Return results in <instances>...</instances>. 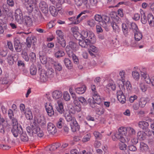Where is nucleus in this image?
<instances>
[{
  "label": "nucleus",
  "instance_id": "864d4df0",
  "mask_svg": "<svg viewBox=\"0 0 154 154\" xmlns=\"http://www.w3.org/2000/svg\"><path fill=\"white\" fill-rule=\"evenodd\" d=\"M139 85L140 88L143 92H145L146 91L147 87L143 83L140 82Z\"/></svg>",
  "mask_w": 154,
  "mask_h": 154
},
{
  "label": "nucleus",
  "instance_id": "cd10ccee",
  "mask_svg": "<svg viewBox=\"0 0 154 154\" xmlns=\"http://www.w3.org/2000/svg\"><path fill=\"white\" fill-rule=\"evenodd\" d=\"M140 14L141 15V22L143 24H145L147 22V19H146L145 13L143 10H141L140 11Z\"/></svg>",
  "mask_w": 154,
  "mask_h": 154
},
{
  "label": "nucleus",
  "instance_id": "2f4dec72",
  "mask_svg": "<svg viewBox=\"0 0 154 154\" xmlns=\"http://www.w3.org/2000/svg\"><path fill=\"white\" fill-rule=\"evenodd\" d=\"M69 47L73 50H76L78 49V45L77 44L73 42H70L69 43Z\"/></svg>",
  "mask_w": 154,
  "mask_h": 154
},
{
  "label": "nucleus",
  "instance_id": "bb28decb",
  "mask_svg": "<svg viewBox=\"0 0 154 154\" xmlns=\"http://www.w3.org/2000/svg\"><path fill=\"white\" fill-rule=\"evenodd\" d=\"M135 39L137 41H139L142 38V35L140 31L134 33Z\"/></svg>",
  "mask_w": 154,
  "mask_h": 154
},
{
  "label": "nucleus",
  "instance_id": "ddd939ff",
  "mask_svg": "<svg viewBox=\"0 0 154 154\" xmlns=\"http://www.w3.org/2000/svg\"><path fill=\"white\" fill-rule=\"evenodd\" d=\"M67 54L69 57L72 58L75 64L79 65V64H81L82 61L79 60L78 57L72 52L71 51L70 53V51H69L67 52Z\"/></svg>",
  "mask_w": 154,
  "mask_h": 154
},
{
  "label": "nucleus",
  "instance_id": "9b49d317",
  "mask_svg": "<svg viewBox=\"0 0 154 154\" xmlns=\"http://www.w3.org/2000/svg\"><path fill=\"white\" fill-rule=\"evenodd\" d=\"M47 130L49 133L53 134L57 132L56 127L53 123L51 122H49L48 124Z\"/></svg>",
  "mask_w": 154,
  "mask_h": 154
},
{
  "label": "nucleus",
  "instance_id": "a19ab883",
  "mask_svg": "<svg viewBox=\"0 0 154 154\" xmlns=\"http://www.w3.org/2000/svg\"><path fill=\"white\" fill-rule=\"evenodd\" d=\"M56 33L58 37H57V39L60 40L61 38H63L64 35L61 30H57L56 31Z\"/></svg>",
  "mask_w": 154,
  "mask_h": 154
},
{
  "label": "nucleus",
  "instance_id": "603ef678",
  "mask_svg": "<svg viewBox=\"0 0 154 154\" xmlns=\"http://www.w3.org/2000/svg\"><path fill=\"white\" fill-rule=\"evenodd\" d=\"M94 135L95 138L98 140H100L102 138V134L97 131H95L94 132Z\"/></svg>",
  "mask_w": 154,
  "mask_h": 154
},
{
  "label": "nucleus",
  "instance_id": "412c9836",
  "mask_svg": "<svg viewBox=\"0 0 154 154\" xmlns=\"http://www.w3.org/2000/svg\"><path fill=\"white\" fill-rule=\"evenodd\" d=\"M86 90V86L83 85L82 87L75 88L76 92L79 94H82L84 93Z\"/></svg>",
  "mask_w": 154,
  "mask_h": 154
},
{
  "label": "nucleus",
  "instance_id": "473e14b6",
  "mask_svg": "<svg viewBox=\"0 0 154 154\" xmlns=\"http://www.w3.org/2000/svg\"><path fill=\"white\" fill-rule=\"evenodd\" d=\"M88 103L90 104L91 107L92 108H95L96 107L97 105L95 102V101L94 100V99L89 98L88 100Z\"/></svg>",
  "mask_w": 154,
  "mask_h": 154
},
{
  "label": "nucleus",
  "instance_id": "e433bc0d",
  "mask_svg": "<svg viewBox=\"0 0 154 154\" xmlns=\"http://www.w3.org/2000/svg\"><path fill=\"white\" fill-rule=\"evenodd\" d=\"M26 119L28 120H30L32 119L33 116L32 112L30 110L24 112Z\"/></svg>",
  "mask_w": 154,
  "mask_h": 154
},
{
  "label": "nucleus",
  "instance_id": "72a5a7b5",
  "mask_svg": "<svg viewBox=\"0 0 154 154\" xmlns=\"http://www.w3.org/2000/svg\"><path fill=\"white\" fill-rule=\"evenodd\" d=\"M20 134V139L22 141L26 142L28 140V137L25 132L23 131V133Z\"/></svg>",
  "mask_w": 154,
  "mask_h": 154
},
{
  "label": "nucleus",
  "instance_id": "f257e3e1",
  "mask_svg": "<svg viewBox=\"0 0 154 154\" xmlns=\"http://www.w3.org/2000/svg\"><path fill=\"white\" fill-rule=\"evenodd\" d=\"M127 128L126 127H122L120 128L118 131L115 134V137L119 140L121 142L123 143L126 141L124 136H125L127 134Z\"/></svg>",
  "mask_w": 154,
  "mask_h": 154
},
{
  "label": "nucleus",
  "instance_id": "7c9ffc66",
  "mask_svg": "<svg viewBox=\"0 0 154 154\" xmlns=\"http://www.w3.org/2000/svg\"><path fill=\"white\" fill-rule=\"evenodd\" d=\"M30 72L32 75H35L37 72V69L35 66L33 64L30 67Z\"/></svg>",
  "mask_w": 154,
  "mask_h": 154
},
{
  "label": "nucleus",
  "instance_id": "4c0bfd02",
  "mask_svg": "<svg viewBox=\"0 0 154 154\" xmlns=\"http://www.w3.org/2000/svg\"><path fill=\"white\" fill-rule=\"evenodd\" d=\"M36 129H33L32 128V127H30L29 126H28L26 128V130L27 132L29 133L30 135L33 136V133H36Z\"/></svg>",
  "mask_w": 154,
  "mask_h": 154
},
{
  "label": "nucleus",
  "instance_id": "7ed1b4c3",
  "mask_svg": "<svg viewBox=\"0 0 154 154\" xmlns=\"http://www.w3.org/2000/svg\"><path fill=\"white\" fill-rule=\"evenodd\" d=\"M35 117V121L36 120L38 124H39L41 127L44 128L46 127L47 123L46 119L43 115L38 114Z\"/></svg>",
  "mask_w": 154,
  "mask_h": 154
},
{
  "label": "nucleus",
  "instance_id": "5701e85b",
  "mask_svg": "<svg viewBox=\"0 0 154 154\" xmlns=\"http://www.w3.org/2000/svg\"><path fill=\"white\" fill-rule=\"evenodd\" d=\"M147 20L150 26H154V17L151 14L148 15Z\"/></svg>",
  "mask_w": 154,
  "mask_h": 154
},
{
  "label": "nucleus",
  "instance_id": "f704fd0d",
  "mask_svg": "<svg viewBox=\"0 0 154 154\" xmlns=\"http://www.w3.org/2000/svg\"><path fill=\"white\" fill-rule=\"evenodd\" d=\"M58 42L56 43H58L59 44V46L61 47L64 48L66 46V41H65L64 38H62L60 40H58Z\"/></svg>",
  "mask_w": 154,
  "mask_h": 154
},
{
  "label": "nucleus",
  "instance_id": "b1692460",
  "mask_svg": "<svg viewBox=\"0 0 154 154\" xmlns=\"http://www.w3.org/2000/svg\"><path fill=\"white\" fill-rule=\"evenodd\" d=\"M58 106L56 107L57 110L60 114H62L64 111L63 103L61 102H58Z\"/></svg>",
  "mask_w": 154,
  "mask_h": 154
},
{
  "label": "nucleus",
  "instance_id": "f03ea898",
  "mask_svg": "<svg viewBox=\"0 0 154 154\" xmlns=\"http://www.w3.org/2000/svg\"><path fill=\"white\" fill-rule=\"evenodd\" d=\"M64 116L67 121L73 122V125L71 126V129L73 131L79 130V127L76 121H74L72 115L69 111H68L64 114Z\"/></svg>",
  "mask_w": 154,
  "mask_h": 154
},
{
  "label": "nucleus",
  "instance_id": "69168bd1",
  "mask_svg": "<svg viewBox=\"0 0 154 154\" xmlns=\"http://www.w3.org/2000/svg\"><path fill=\"white\" fill-rule=\"evenodd\" d=\"M91 135L90 134H87L85 135L83 138L82 141L83 142H86L89 140Z\"/></svg>",
  "mask_w": 154,
  "mask_h": 154
},
{
  "label": "nucleus",
  "instance_id": "e2e57ef3",
  "mask_svg": "<svg viewBox=\"0 0 154 154\" xmlns=\"http://www.w3.org/2000/svg\"><path fill=\"white\" fill-rule=\"evenodd\" d=\"M124 143V142H122V143H120L119 145V148L121 150H125L126 149L127 145Z\"/></svg>",
  "mask_w": 154,
  "mask_h": 154
},
{
  "label": "nucleus",
  "instance_id": "3c124183",
  "mask_svg": "<svg viewBox=\"0 0 154 154\" xmlns=\"http://www.w3.org/2000/svg\"><path fill=\"white\" fill-rule=\"evenodd\" d=\"M22 56L26 61H28L29 60V58L28 55L27 53L25 51H23L22 52Z\"/></svg>",
  "mask_w": 154,
  "mask_h": 154
},
{
  "label": "nucleus",
  "instance_id": "423d86ee",
  "mask_svg": "<svg viewBox=\"0 0 154 154\" xmlns=\"http://www.w3.org/2000/svg\"><path fill=\"white\" fill-rule=\"evenodd\" d=\"M11 131L14 136L17 137L19 134H21L22 133H23V129L21 125H15L12 127Z\"/></svg>",
  "mask_w": 154,
  "mask_h": 154
},
{
  "label": "nucleus",
  "instance_id": "338daca9",
  "mask_svg": "<svg viewBox=\"0 0 154 154\" xmlns=\"http://www.w3.org/2000/svg\"><path fill=\"white\" fill-rule=\"evenodd\" d=\"M69 19L70 21H72V24H77L79 23V20L74 21L75 20V17L69 18Z\"/></svg>",
  "mask_w": 154,
  "mask_h": 154
},
{
  "label": "nucleus",
  "instance_id": "6e6d98bb",
  "mask_svg": "<svg viewBox=\"0 0 154 154\" xmlns=\"http://www.w3.org/2000/svg\"><path fill=\"white\" fill-rule=\"evenodd\" d=\"M131 28L134 33L139 31L137 26L135 23H132L131 25Z\"/></svg>",
  "mask_w": 154,
  "mask_h": 154
},
{
  "label": "nucleus",
  "instance_id": "a878e982",
  "mask_svg": "<svg viewBox=\"0 0 154 154\" xmlns=\"http://www.w3.org/2000/svg\"><path fill=\"white\" fill-rule=\"evenodd\" d=\"M49 10L53 16H56L58 14V11L54 6H50L49 8Z\"/></svg>",
  "mask_w": 154,
  "mask_h": 154
},
{
  "label": "nucleus",
  "instance_id": "f3484780",
  "mask_svg": "<svg viewBox=\"0 0 154 154\" xmlns=\"http://www.w3.org/2000/svg\"><path fill=\"white\" fill-rule=\"evenodd\" d=\"M92 98L95 101V102L97 105L100 104L101 102L100 96L98 95L97 91H94Z\"/></svg>",
  "mask_w": 154,
  "mask_h": 154
},
{
  "label": "nucleus",
  "instance_id": "49530a36",
  "mask_svg": "<svg viewBox=\"0 0 154 154\" xmlns=\"http://www.w3.org/2000/svg\"><path fill=\"white\" fill-rule=\"evenodd\" d=\"M35 130L36 131V132L35 133V134H37L39 137H42L43 136V132L41 130L39 127H37L36 129Z\"/></svg>",
  "mask_w": 154,
  "mask_h": 154
},
{
  "label": "nucleus",
  "instance_id": "f8f14e48",
  "mask_svg": "<svg viewBox=\"0 0 154 154\" xmlns=\"http://www.w3.org/2000/svg\"><path fill=\"white\" fill-rule=\"evenodd\" d=\"M14 46L16 51L17 52H20L22 49V45L20 40L15 38L14 41Z\"/></svg>",
  "mask_w": 154,
  "mask_h": 154
},
{
  "label": "nucleus",
  "instance_id": "39448f33",
  "mask_svg": "<svg viewBox=\"0 0 154 154\" xmlns=\"http://www.w3.org/2000/svg\"><path fill=\"white\" fill-rule=\"evenodd\" d=\"M15 20L19 24L23 23V18L22 12L19 8L17 9L15 12Z\"/></svg>",
  "mask_w": 154,
  "mask_h": 154
},
{
  "label": "nucleus",
  "instance_id": "bf43d9fd",
  "mask_svg": "<svg viewBox=\"0 0 154 154\" xmlns=\"http://www.w3.org/2000/svg\"><path fill=\"white\" fill-rule=\"evenodd\" d=\"M11 120L12 124V127L14 126L15 125H18L19 124H18V122L17 119L14 117H12L11 119H10Z\"/></svg>",
  "mask_w": 154,
  "mask_h": 154
},
{
  "label": "nucleus",
  "instance_id": "dca6fc26",
  "mask_svg": "<svg viewBox=\"0 0 154 154\" xmlns=\"http://www.w3.org/2000/svg\"><path fill=\"white\" fill-rule=\"evenodd\" d=\"M40 73V79L42 82H45L48 80V76L45 73V71L43 70H41Z\"/></svg>",
  "mask_w": 154,
  "mask_h": 154
},
{
  "label": "nucleus",
  "instance_id": "37998d69",
  "mask_svg": "<svg viewBox=\"0 0 154 154\" xmlns=\"http://www.w3.org/2000/svg\"><path fill=\"white\" fill-rule=\"evenodd\" d=\"M78 99L83 105L86 106L88 104V102L83 97H79Z\"/></svg>",
  "mask_w": 154,
  "mask_h": 154
},
{
  "label": "nucleus",
  "instance_id": "ea45409f",
  "mask_svg": "<svg viewBox=\"0 0 154 154\" xmlns=\"http://www.w3.org/2000/svg\"><path fill=\"white\" fill-rule=\"evenodd\" d=\"M111 25L115 32H116V31L118 32V30L119 29V27L116 23L114 22H112L111 23Z\"/></svg>",
  "mask_w": 154,
  "mask_h": 154
},
{
  "label": "nucleus",
  "instance_id": "c9c22d12",
  "mask_svg": "<svg viewBox=\"0 0 154 154\" xmlns=\"http://www.w3.org/2000/svg\"><path fill=\"white\" fill-rule=\"evenodd\" d=\"M147 103V100L143 98H141L139 101V106L143 108L145 106Z\"/></svg>",
  "mask_w": 154,
  "mask_h": 154
},
{
  "label": "nucleus",
  "instance_id": "393cba45",
  "mask_svg": "<svg viewBox=\"0 0 154 154\" xmlns=\"http://www.w3.org/2000/svg\"><path fill=\"white\" fill-rule=\"evenodd\" d=\"M34 42L36 40V38L35 37H28L26 39V44L27 47L29 48L31 47V43L32 41Z\"/></svg>",
  "mask_w": 154,
  "mask_h": 154
},
{
  "label": "nucleus",
  "instance_id": "a211bd4d",
  "mask_svg": "<svg viewBox=\"0 0 154 154\" xmlns=\"http://www.w3.org/2000/svg\"><path fill=\"white\" fill-rule=\"evenodd\" d=\"M32 21L31 18L28 16H26L24 17V26L26 27H29L32 25Z\"/></svg>",
  "mask_w": 154,
  "mask_h": 154
},
{
  "label": "nucleus",
  "instance_id": "13d9d810",
  "mask_svg": "<svg viewBox=\"0 0 154 154\" xmlns=\"http://www.w3.org/2000/svg\"><path fill=\"white\" fill-rule=\"evenodd\" d=\"M88 25L91 27L94 26L96 24L95 22L93 19H91L87 21Z\"/></svg>",
  "mask_w": 154,
  "mask_h": 154
},
{
  "label": "nucleus",
  "instance_id": "a18cd8bd",
  "mask_svg": "<svg viewBox=\"0 0 154 154\" xmlns=\"http://www.w3.org/2000/svg\"><path fill=\"white\" fill-rule=\"evenodd\" d=\"M119 101L121 103L123 104L125 103L126 101V97L123 94L121 96H119L117 98Z\"/></svg>",
  "mask_w": 154,
  "mask_h": 154
},
{
  "label": "nucleus",
  "instance_id": "5fc2aeb1",
  "mask_svg": "<svg viewBox=\"0 0 154 154\" xmlns=\"http://www.w3.org/2000/svg\"><path fill=\"white\" fill-rule=\"evenodd\" d=\"M63 98L66 101H69L70 98V95L67 92H65L63 93Z\"/></svg>",
  "mask_w": 154,
  "mask_h": 154
},
{
  "label": "nucleus",
  "instance_id": "0eeeda50",
  "mask_svg": "<svg viewBox=\"0 0 154 154\" xmlns=\"http://www.w3.org/2000/svg\"><path fill=\"white\" fill-rule=\"evenodd\" d=\"M49 59L50 62L53 65L56 71H60L62 70V67L60 63L52 58H49Z\"/></svg>",
  "mask_w": 154,
  "mask_h": 154
},
{
  "label": "nucleus",
  "instance_id": "4d7b16f0",
  "mask_svg": "<svg viewBox=\"0 0 154 154\" xmlns=\"http://www.w3.org/2000/svg\"><path fill=\"white\" fill-rule=\"evenodd\" d=\"M73 36L78 40H79L81 39V38H82L81 34L79 32H76V33H74Z\"/></svg>",
  "mask_w": 154,
  "mask_h": 154
},
{
  "label": "nucleus",
  "instance_id": "c85d7f7f",
  "mask_svg": "<svg viewBox=\"0 0 154 154\" xmlns=\"http://www.w3.org/2000/svg\"><path fill=\"white\" fill-rule=\"evenodd\" d=\"M45 73L46 74L48 78H51L54 76V71L53 69L50 68L48 69L46 72L45 71Z\"/></svg>",
  "mask_w": 154,
  "mask_h": 154
},
{
  "label": "nucleus",
  "instance_id": "6ab92c4d",
  "mask_svg": "<svg viewBox=\"0 0 154 154\" xmlns=\"http://www.w3.org/2000/svg\"><path fill=\"white\" fill-rule=\"evenodd\" d=\"M147 134L144 132L140 131L137 133L138 138L141 140H145L146 138Z\"/></svg>",
  "mask_w": 154,
  "mask_h": 154
},
{
  "label": "nucleus",
  "instance_id": "052dcab7",
  "mask_svg": "<svg viewBox=\"0 0 154 154\" xmlns=\"http://www.w3.org/2000/svg\"><path fill=\"white\" fill-rule=\"evenodd\" d=\"M94 18L96 21L100 22L102 20L101 16L99 14H96L94 16Z\"/></svg>",
  "mask_w": 154,
  "mask_h": 154
},
{
  "label": "nucleus",
  "instance_id": "4468645a",
  "mask_svg": "<svg viewBox=\"0 0 154 154\" xmlns=\"http://www.w3.org/2000/svg\"><path fill=\"white\" fill-rule=\"evenodd\" d=\"M140 128L145 131H147L148 129V127L149 126V123L144 121H140L138 124Z\"/></svg>",
  "mask_w": 154,
  "mask_h": 154
},
{
  "label": "nucleus",
  "instance_id": "9d476101",
  "mask_svg": "<svg viewBox=\"0 0 154 154\" xmlns=\"http://www.w3.org/2000/svg\"><path fill=\"white\" fill-rule=\"evenodd\" d=\"M39 7L42 12L46 14L48 12V5L45 2H41L39 4Z\"/></svg>",
  "mask_w": 154,
  "mask_h": 154
},
{
  "label": "nucleus",
  "instance_id": "20e7f679",
  "mask_svg": "<svg viewBox=\"0 0 154 154\" xmlns=\"http://www.w3.org/2000/svg\"><path fill=\"white\" fill-rule=\"evenodd\" d=\"M59 45L58 43H56L54 49V56L57 58L63 57L65 55L64 52L62 50L61 47L59 46Z\"/></svg>",
  "mask_w": 154,
  "mask_h": 154
},
{
  "label": "nucleus",
  "instance_id": "de8ad7c7",
  "mask_svg": "<svg viewBox=\"0 0 154 154\" xmlns=\"http://www.w3.org/2000/svg\"><path fill=\"white\" fill-rule=\"evenodd\" d=\"M132 75L133 78L136 80H137L139 79L140 75L139 73L136 71L132 72Z\"/></svg>",
  "mask_w": 154,
  "mask_h": 154
},
{
  "label": "nucleus",
  "instance_id": "1a4fd4ad",
  "mask_svg": "<svg viewBox=\"0 0 154 154\" xmlns=\"http://www.w3.org/2000/svg\"><path fill=\"white\" fill-rule=\"evenodd\" d=\"M8 62L9 65H12L14 64V63L16 62L17 60L18 56L15 54L14 56H12L11 54H8L7 57Z\"/></svg>",
  "mask_w": 154,
  "mask_h": 154
},
{
  "label": "nucleus",
  "instance_id": "09e8293b",
  "mask_svg": "<svg viewBox=\"0 0 154 154\" xmlns=\"http://www.w3.org/2000/svg\"><path fill=\"white\" fill-rule=\"evenodd\" d=\"M89 31L83 30L81 33L82 39H84L88 37V35Z\"/></svg>",
  "mask_w": 154,
  "mask_h": 154
},
{
  "label": "nucleus",
  "instance_id": "79ce46f5",
  "mask_svg": "<svg viewBox=\"0 0 154 154\" xmlns=\"http://www.w3.org/2000/svg\"><path fill=\"white\" fill-rule=\"evenodd\" d=\"M29 56L30 57V61L33 63L35 62L36 59L35 54L32 52L29 54Z\"/></svg>",
  "mask_w": 154,
  "mask_h": 154
},
{
  "label": "nucleus",
  "instance_id": "0e129e2a",
  "mask_svg": "<svg viewBox=\"0 0 154 154\" xmlns=\"http://www.w3.org/2000/svg\"><path fill=\"white\" fill-rule=\"evenodd\" d=\"M110 20V18L109 16L106 15H105L104 16L103 21L105 23V25L107 24L109 22Z\"/></svg>",
  "mask_w": 154,
  "mask_h": 154
},
{
  "label": "nucleus",
  "instance_id": "680f3d73",
  "mask_svg": "<svg viewBox=\"0 0 154 154\" xmlns=\"http://www.w3.org/2000/svg\"><path fill=\"white\" fill-rule=\"evenodd\" d=\"M128 149L129 150L133 152L135 151L137 149L136 146L133 144L128 146Z\"/></svg>",
  "mask_w": 154,
  "mask_h": 154
},
{
  "label": "nucleus",
  "instance_id": "8fccbe9b",
  "mask_svg": "<svg viewBox=\"0 0 154 154\" xmlns=\"http://www.w3.org/2000/svg\"><path fill=\"white\" fill-rule=\"evenodd\" d=\"M127 131L130 134L134 135L135 134L136 132L134 129L132 128L129 127L127 128Z\"/></svg>",
  "mask_w": 154,
  "mask_h": 154
},
{
  "label": "nucleus",
  "instance_id": "774afa93",
  "mask_svg": "<svg viewBox=\"0 0 154 154\" xmlns=\"http://www.w3.org/2000/svg\"><path fill=\"white\" fill-rule=\"evenodd\" d=\"M63 120V119L62 118H60L59 119V121L57 123V127L59 128H60L62 127V120Z\"/></svg>",
  "mask_w": 154,
  "mask_h": 154
},
{
  "label": "nucleus",
  "instance_id": "c03bdc74",
  "mask_svg": "<svg viewBox=\"0 0 154 154\" xmlns=\"http://www.w3.org/2000/svg\"><path fill=\"white\" fill-rule=\"evenodd\" d=\"M91 44H89V45H88L90 46V48L89 49V50H90L93 52L96 53L98 51L97 48L93 45Z\"/></svg>",
  "mask_w": 154,
  "mask_h": 154
},
{
  "label": "nucleus",
  "instance_id": "4be33fe9",
  "mask_svg": "<svg viewBox=\"0 0 154 154\" xmlns=\"http://www.w3.org/2000/svg\"><path fill=\"white\" fill-rule=\"evenodd\" d=\"M5 122V119L1 117L0 114V132L3 134L5 132V127L4 124H3Z\"/></svg>",
  "mask_w": 154,
  "mask_h": 154
},
{
  "label": "nucleus",
  "instance_id": "c756f323",
  "mask_svg": "<svg viewBox=\"0 0 154 154\" xmlns=\"http://www.w3.org/2000/svg\"><path fill=\"white\" fill-rule=\"evenodd\" d=\"M86 40H84L83 39L81 40L80 39L79 40V44L83 48H85L86 46H87L89 45V42L86 41Z\"/></svg>",
  "mask_w": 154,
  "mask_h": 154
},
{
  "label": "nucleus",
  "instance_id": "2eb2a0df",
  "mask_svg": "<svg viewBox=\"0 0 154 154\" xmlns=\"http://www.w3.org/2000/svg\"><path fill=\"white\" fill-rule=\"evenodd\" d=\"M62 92L59 90L54 91L52 93V96L55 99H57L62 97Z\"/></svg>",
  "mask_w": 154,
  "mask_h": 154
},
{
  "label": "nucleus",
  "instance_id": "6e6552de",
  "mask_svg": "<svg viewBox=\"0 0 154 154\" xmlns=\"http://www.w3.org/2000/svg\"><path fill=\"white\" fill-rule=\"evenodd\" d=\"M88 35V37H87L86 40L89 42V44H93L96 42L95 36L92 32L89 31Z\"/></svg>",
  "mask_w": 154,
  "mask_h": 154
},
{
  "label": "nucleus",
  "instance_id": "58836bf2",
  "mask_svg": "<svg viewBox=\"0 0 154 154\" xmlns=\"http://www.w3.org/2000/svg\"><path fill=\"white\" fill-rule=\"evenodd\" d=\"M39 57L41 61L42 64H45L47 63V58L46 56L40 55Z\"/></svg>",
  "mask_w": 154,
  "mask_h": 154
},
{
  "label": "nucleus",
  "instance_id": "aec40b11",
  "mask_svg": "<svg viewBox=\"0 0 154 154\" xmlns=\"http://www.w3.org/2000/svg\"><path fill=\"white\" fill-rule=\"evenodd\" d=\"M64 62L66 66L69 69L72 68V63L71 61L68 58H66L64 60Z\"/></svg>",
  "mask_w": 154,
  "mask_h": 154
}]
</instances>
